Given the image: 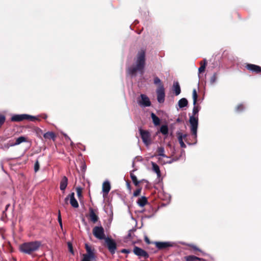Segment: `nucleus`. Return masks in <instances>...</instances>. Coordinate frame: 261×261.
Wrapping results in <instances>:
<instances>
[{
    "label": "nucleus",
    "instance_id": "f257e3e1",
    "mask_svg": "<svg viewBox=\"0 0 261 261\" xmlns=\"http://www.w3.org/2000/svg\"><path fill=\"white\" fill-rule=\"evenodd\" d=\"M145 62L146 51L144 49H141L134 58V63L127 68V74L132 77H136L138 73L142 75L144 72Z\"/></svg>",
    "mask_w": 261,
    "mask_h": 261
},
{
    "label": "nucleus",
    "instance_id": "f03ea898",
    "mask_svg": "<svg viewBox=\"0 0 261 261\" xmlns=\"http://www.w3.org/2000/svg\"><path fill=\"white\" fill-rule=\"evenodd\" d=\"M199 111V109L198 106H196V105H194V107L193 109V115L190 116L189 118V122L190 124V130L192 134V136L195 140V142L194 144L197 142V128L198 125V116H196L197 115L198 112Z\"/></svg>",
    "mask_w": 261,
    "mask_h": 261
},
{
    "label": "nucleus",
    "instance_id": "7ed1b4c3",
    "mask_svg": "<svg viewBox=\"0 0 261 261\" xmlns=\"http://www.w3.org/2000/svg\"><path fill=\"white\" fill-rule=\"evenodd\" d=\"M41 245L40 241H32L24 243L20 246V251L27 254H31L37 251Z\"/></svg>",
    "mask_w": 261,
    "mask_h": 261
},
{
    "label": "nucleus",
    "instance_id": "20e7f679",
    "mask_svg": "<svg viewBox=\"0 0 261 261\" xmlns=\"http://www.w3.org/2000/svg\"><path fill=\"white\" fill-rule=\"evenodd\" d=\"M24 120H28L31 121H35L38 120V119L36 116L26 114H15L13 115L11 118V120L13 122H20Z\"/></svg>",
    "mask_w": 261,
    "mask_h": 261
},
{
    "label": "nucleus",
    "instance_id": "39448f33",
    "mask_svg": "<svg viewBox=\"0 0 261 261\" xmlns=\"http://www.w3.org/2000/svg\"><path fill=\"white\" fill-rule=\"evenodd\" d=\"M85 248L87 252L83 254L82 261H95L96 257L94 250L87 244H85Z\"/></svg>",
    "mask_w": 261,
    "mask_h": 261
},
{
    "label": "nucleus",
    "instance_id": "423d86ee",
    "mask_svg": "<svg viewBox=\"0 0 261 261\" xmlns=\"http://www.w3.org/2000/svg\"><path fill=\"white\" fill-rule=\"evenodd\" d=\"M104 240L110 253L112 254H115L117 249V244L115 241L109 237H107Z\"/></svg>",
    "mask_w": 261,
    "mask_h": 261
},
{
    "label": "nucleus",
    "instance_id": "0eeeda50",
    "mask_svg": "<svg viewBox=\"0 0 261 261\" xmlns=\"http://www.w3.org/2000/svg\"><path fill=\"white\" fill-rule=\"evenodd\" d=\"M138 104L142 108L150 107L151 105V101L148 97L143 94L140 95L137 99Z\"/></svg>",
    "mask_w": 261,
    "mask_h": 261
},
{
    "label": "nucleus",
    "instance_id": "6e6552de",
    "mask_svg": "<svg viewBox=\"0 0 261 261\" xmlns=\"http://www.w3.org/2000/svg\"><path fill=\"white\" fill-rule=\"evenodd\" d=\"M93 234L97 239L100 240H105L107 237H105V230L101 226H95L93 229Z\"/></svg>",
    "mask_w": 261,
    "mask_h": 261
},
{
    "label": "nucleus",
    "instance_id": "1a4fd4ad",
    "mask_svg": "<svg viewBox=\"0 0 261 261\" xmlns=\"http://www.w3.org/2000/svg\"><path fill=\"white\" fill-rule=\"evenodd\" d=\"M139 133L143 143L146 145H149L151 143V135L147 130L139 129Z\"/></svg>",
    "mask_w": 261,
    "mask_h": 261
},
{
    "label": "nucleus",
    "instance_id": "9d476101",
    "mask_svg": "<svg viewBox=\"0 0 261 261\" xmlns=\"http://www.w3.org/2000/svg\"><path fill=\"white\" fill-rule=\"evenodd\" d=\"M157 100L159 103H163L165 101V89L163 85H161L156 89Z\"/></svg>",
    "mask_w": 261,
    "mask_h": 261
},
{
    "label": "nucleus",
    "instance_id": "9b49d317",
    "mask_svg": "<svg viewBox=\"0 0 261 261\" xmlns=\"http://www.w3.org/2000/svg\"><path fill=\"white\" fill-rule=\"evenodd\" d=\"M154 244L159 249H166L175 246L176 244L173 242H155Z\"/></svg>",
    "mask_w": 261,
    "mask_h": 261
},
{
    "label": "nucleus",
    "instance_id": "f8f14e48",
    "mask_svg": "<svg viewBox=\"0 0 261 261\" xmlns=\"http://www.w3.org/2000/svg\"><path fill=\"white\" fill-rule=\"evenodd\" d=\"M134 252L136 255L139 256H143L145 258L148 257V254L145 251L137 246L134 247Z\"/></svg>",
    "mask_w": 261,
    "mask_h": 261
},
{
    "label": "nucleus",
    "instance_id": "ddd939ff",
    "mask_svg": "<svg viewBox=\"0 0 261 261\" xmlns=\"http://www.w3.org/2000/svg\"><path fill=\"white\" fill-rule=\"evenodd\" d=\"M245 67L248 70L252 72H261V67L258 65L252 64H247Z\"/></svg>",
    "mask_w": 261,
    "mask_h": 261
},
{
    "label": "nucleus",
    "instance_id": "4468645a",
    "mask_svg": "<svg viewBox=\"0 0 261 261\" xmlns=\"http://www.w3.org/2000/svg\"><path fill=\"white\" fill-rule=\"evenodd\" d=\"M111 189L110 183L109 181L106 180L102 184V192L103 193V197H105L108 195Z\"/></svg>",
    "mask_w": 261,
    "mask_h": 261
},
{
    "label": "nucleus",
    "instance_id": "2eb2a0df",
    "mask_svg": "<svg viewBox=\"0 0 261 261\" xmlns=\"http://www.w3.org/2000/svg\"><path fill=\"white\" fill-rule=\"evenodd\" d=\"M176 134H177V137H178V140L179 143L180 144V147H182V148H186V145L184 143L183 139L187 137V135H186V134H182L180 132H177Z\"/></svg>",
    "mask_w": 261,
    "mask_h": 261
},
{
    "label": "nucleus",
    "instance_id": "dca6fc26",
    "mask_svg": "<svg viewBox=\"0 0 261 261\" xmlns=\"http://www.w3.org/2000/svg\"><path fill=\"white\" fill-rule=\"evenodd\" d=\"M70 203L71 206L74 208H77L79 207V203L77 201L74 197V193L73 192L69 194Z\"/></svg>",
    "mask_w": 261,
    "mask_h": 261
},
{
    "label": "nucleus",
    "instance_id": "f3484780",
    "mask_svg": "<svg viewBox=\"0 0 261 261\" xmlns=\"http://www.w3.org/2000/svg\"><path fill=\"white\" fill-rule=\"evenodd\" d=\"M151 165L152 171L156 174L158 178H160L161 174L159 166L154 162H151Z\"/></svg>",
    "mask_w": 261,
    "mask_h": 261
},
{
    "label": "nucleus",
    "instance_id": "a211bd4d",
    "mask_svg": "<svg viewBox=\"0 0 261 261\" xmlns=\"http://www.w3.org/2000/svg\"><path fill=\"white\" fill-rule=\"evenodd\" d=\"M89 216L90 220L93 222L95 223L98 219V216L95 213L93 208H90L89 209Z\"/></svg>",
    "mask_w": 261,
    "mask_h": 261
},
{
    "label": "nucleus",
    "instance_id": "6ab92c4d",
    "mask_svg": "<svg viewBox=\"0 0 261 261\" xmlns=\"http://www.w3.org/2000/svg\"><path fill=\"white\" fill-rule=\"evenodd\" d=\"M173 91L175 93V95H178L181 92L180 87L177 82H174L173 85Z\"/></svg>",
    "mask_w": 261,
    "mask_h": 261
},
{
    "label": "nucleus",
    "instance_id": "aec40b11",
    "mask_svg": "<svg viewBox=\"0 0 261 261\" xmlns=\"http://www.w3.org/2000/svg\"><path fill=\"white\" fill-rule=\"evenodd\" d=\"M27 142V139L24 136H20L16 139V141L13 144L10 145V146H14L19 145L21 143Z\"/></svg>",
    "mask_w": 261,
    "mask_h": 261
},
{
    "label": "nucleus",
    "instance_id": "412c9836",
    "mask_svg": "<svg viewBox=\"0 0 261 261\" xmlns=\"http://www.w3.org/2000/svg\"><path fill=\"white\" fill-rule=\"evenodd\" d=\"M68 183V179L66 176H64L60 182V189L62 191H64L67 187Z\"/></svg>",
    "mask_w": 261,
    "mask_h": 261
},
{
    "label": "nucleus",
    "instance_id": "4be33fe9",
    "mask_svg": "<svg viewBox=\"0 0 261 261\" xmlns=\"http://www.w3.org/2000/svg\"><path fill=\"white\" fill-rule=\"evenodd\" d=\"M137 203L140 206L143 207L147 203V199L146 197L142 196L138 200Z\"/></svg>",
    "mask_w": 261,
    "mask_h": 261
},
{
    "label": "nucleus",
    "instance_id": "5701e85b",
    "mask_svg": "<svg viewBox=\"0 0 261 261\" xmlns=\"http://www.w3.org/2000/svg\"><path fill=\"white\" fill-rule=\"evenodd\" d=\"M157 151L158 152V157H163L166 158V159H169L170 158L167 156L166 154H165L164 152V148L163 147H159L158 148Z\"/></svg>",
    "mask_w": 261,
    "mask_h": 261
},
{
    "label": "nucleus",
    "instance_id": "b1692460",
    "mask_svg": "<svg viewBox=\"0 0 261 261\" xmlns=\"http://www.w3.org/2000/svg\"><path fill=\"white\" fill-rule=\"evenodd\" d=\"M185 258L186 261H197V260L205 261L203 258H201L195 256L194 255L187 256H185Z\"/></svg>",
    "mask_w": 261,
    "mask_h": 261
},
{
    "label": "nucleus",
    "instance_id": "393cba45",
    "mask_svg": "<svg viewBox=\"0 0 261 261\" xmlns=\"http://www.w3.org/2000/svg\"><path fill=\"white\" fill-rule=\"evenodd\" d=\"M188 102L186 98H182L178 102V106L179 108H183L188 105Z\"/></svg>",
    "mask_w": 261,
    "mask_h": 261
},
{
    "label": "nucleus",
    "instance_id": "a878e982",
    "mask_svg": "<svg viewBox=\"0 0 261 261\" xmlns=\"http://www.w3.org/2000/svg\"><path fill=\"white\" fill-rule=\"evenodd\" d=\"M151 117L154 125L157 126L160 124V119L153 113L151 114Z\"/></svg>",
    "mask_w": 261,
    "mask_h": 261
},
{
    "label": "nucleus",
    "instance_id": "bb28decb",
    "mask_svg": "<svg viewBox=\"0 0 261 261\" xmlns=\"http://www.w3.org/2000/svg\"><path fill=\"white\" fill-rule=\"evenodd\" d=\"M43 137L45 139L55 140L56 136L54 133L48 132L43 135Z\"/></svg>",
    "mask_w": 261,
    "mask_h": 261
},
{
    "label": "nucleus",
    "instance_id": "cd10ccee",
    "mask_svg": "<svg viewBox=\"0 0 261 261\" xmlns=\"http://www.w3.org/2000/svg\"><path fill=\"white\" fill-rule=\"evenodd\" d=\"M160 132L164 135H167L168 134V127L167 125H162L160 129Z\"/></svg>",
    "mask_w": 261,
    "mask_h": 261
},
{
    "label": "nucleus",
    "instance_id": "c85d7f7f",
    "mask_svg": "<svg viewBox=\"0 0 261 261\" xmlns=\"http://www.w3.org/2000/svg\"><path fill=\"white\" fill-rule=\"evenodd\" d=\"M198 95L197 94V91L195 89H193L192 92V98L193 100V105H196L197 102Z\"/></svg>",
    "mask_w": 261,
    "mask_h": 261
},
{
    "label": "nucleus",
    "instance_id": "c756f323",
    "mask_svg": "<svg viewBox=\"0 0 261 261\" xmlns=\"http://www.w3.org/2000/svg\"><path fill=\"white\" fill-rule=\"evenodd\" d=\"M131 179L135 186H138L139 184V181H138L137 178L135 175H134L133 173H130V174Z\"/></svg>",
    "mask_w": 261,
    "mask_h": 261
},
{
    "label": "nucleus",
    "instance_id": "7c9ffc66",
    "mask_svg": "<svg viewBox=\"0 0 261 261\" xmlns=\"http://www.w3.org/2000/svg\"><path fill=\"white\" fill-rule=\"evenodd\" d=\"M216 81H217V74L215 73L211 77L210 83L211 84H213L214 83H215L216 82Z\"/></svg>",
    "mask_w": 261,
    "mask_h": 261
},
{
    "label": "nucleus",
    "instance_id": "2f4dec72",
    "mask_svg": "<svg viewBox=\"0 0 261 261\" xmlns=\"http://www.w3.org/2000/svg\"><path fill=\"white\" fill-rule=\"evenodd\" d=\"M76 191L77 195V196L80 198L82 197V188L78 187L76 188Z\"/></svg>",
    "mask_w": 261,
    "mask_h": 261
},
{
    "label": "nucleus",
    "instance_id": "473e14b6",
    "mask_svg": "<svg viewBox=\"0 0 261 261\" xmlns=\"http://www.w3.org/2000/svg\"><path fill=\"white\" fill-rule=\"evenodd\" d=\"M67 245H68V247L70 252L72 254H73L74 251H73L72 243L70 242H68L67 243Z\"/></svg>",
    "mask_w": 261,
    "mask_h": 261
},
{
    "label": "nucleus",
    "instance_id": "72a5a7b5",
    "mask_svg": "<svg viewBox=\"0 0 261 261\" xmlns=\"http://www.w3.org/2000/svg\"><path fill=\"white\" fill-rule=\"evenodd\" d=\"M244 109V106L242 104H240L239 105H238L236 108V111L237 112H240L241 111H242Z\"/></svg>",
    "mask_w": 261,
    "mask_h": 261
},
{
    "label": "nucleus",
    "instance_id": "f704fd0d",
    "mask_svg": "<svg viewBox=\"0 0 261 261\" xmlns=\"http://www.w3.org/2000/svg\"><path fill=\"white\" fill-rule=\"evenodd\" d=\"M39 169V163L38 161H36L34 165V171L37 172Z\"/></svg>",
    "mask_w": 261,
    "mask_h": 261
},
{
    "label": "nucleus",
    "instance_id": "c9c22d12",
    "mask_svg": "<svg viewBox=\"0 0 261 261\" xmlns=\"http://www.w3.org/2000/svg\"><path fill=\"white\" fill-rule=\"evenodd\" d=\"M5 117L4 115H0V127L5 122Z\"/></svg>",
    "mask_w": 261,
    "mask_h": 261
},
{
    "label": "nucleus",
    "instance_id": "e433bc0d",
    "mask_svg": "<svg viewBox=\"0 0 261 261\" xmlns=\"http://www.w3.org/2000/svg\"><path fill=\"white\" fill-rule=\"evenodd\" d=\"M141 189H138L136 190L135 191H134V192L133 193V196L134 197H137V196H139L141 193Z\"/></svg>",
    "mask_w": 261,
    "mask_h": 261
},
{
    "label": "nucleus",
    "instance_id": "4c0bfd02",
    "mask_svg": "<svg viewBox=\"0 0 261 261\" xmlns=\"http://www.w3.org/2000/svg\"><path fill=\"white\" fill-rule=\"evenodd\" d=\"M201 66L198 68L199 72L201 73L204 71L205 67L204 65H202V62H200Z\"/></svg>",
    "mask_w": 261,
    "mask_h": 261
},
{
    "label": "nucleus",
    "instance_id": "58836bf2",
    "mask_svg": "<svg viewBox=\"0 0 261 261\" xmlns=\"http://www.w3.org/2000/svg\"><path fill=\"white\" fill-rule=\"evenodd\" d=\"M154 84H156V85L160 84V86L161 85H162L161 84V81L160 79L158 77H154Z\"/></svg>",
    "mask_w": 261,
    "mask_h": 261
},
{
    "label": "nucleus",
    "instance_id": "ea45409f",
    "mask_svg": "<svg viewBox=\"0 0 261 261\" xmlns=\"http://www.w3.org/2000/svg\"><path fill=\"white\" fill-rule=\"evenodd\" d=\"M177 160V159H170V160H167L166 161V162H163V164H171L173 162H175V161H176Z\"/></svg>",
    "mask_w": 261,
    "mask_h": 261
},
{
    "label": "nucleus",
    "instance_id": "a19ab883",
    "mask_svg": "<svg viewBox=\"0 0 261 261\" xmlns=\"http://www.w3.org/2000/svg\"><path fill=\"white\" fill-rule=\"evenodd\" d=\"M163 157H158V162L160 164H162V165H164L163 164V162H166V161H165Z\"/></svg>",
    "mask_w": 261,
    "mask_h": 261
},
{
    "label": "nucleus",
    "instance_id": "79ce46f5",
    "mask_svg": "<svg viewBox=\"0 0 261 261\" xmlns=\"http://www.w3.org/2000/svg\"><path fill=\"white\" fill-rule=\"evenodd\" d=\"M189 246L192 247L194 250L198 251H201L200 249H199L197 247H196L195 245H190Z\"/></svg>",
    "mask_w": 261,
    "mask_h": 261
},
{
    "label": "nucleus",
    "instance_id": "37998d69",
    "mask_svg": "<svg viewBox=\"0 0 261 261\" xmlns=\"http://www.w3.org/2000/svg\"><path fill=\"white\" fill-rule=\"evenodd\" d=\"M58 220L59 223L62 222L61 216V213H60V211H59V212H58Z\"/></svg>",
    "mask_w": 261,
    "mask_h": 261
},
{
    "label": "nucleus",
    "instance_id": "c03bdc74",
    "mask_svg": "<svg viewBox=\"0 0 261 261\" xmlns=\"http://www.w3.org/2000/svg\"><path fill=\"white\" fill-rule=\"evenodd\" d=\"M69 200H70L69 195L68 196H67L64 199L65 204H68Z\"/></svg>",
    "mask_w": 261,
    "mask_h": 261
},
{
    "label": "nucleus",
    "instance_id": "a18cd8bd",
    "mask_svg": "<svg viewBox=\"0 0 261 261\" xmlns=\"http://www.w3.org/2000/svg\"><path fill=\"white\" fill-rule=\"evenodd\" d=\"M121 251L122 253H130V251L129 250L125 249H122Z\"/></svg>",
    "mask_w": 261,
    "mask_h": 261
},
{
    "label": "nucleus",
    "instance_id": "49530a36",
    "mask_svg": "<svg viewBox=\"0 0 261 261\" xmlns=\"http://www.w3.org/2000/svg\"><path fill=\"white\" fill-rule=\"evenodd\" d=\"M135 230V229H130V230H129L128 234V237H131V232L134 231Z\"/></svg>",
    "mask_w": 261,
    "mask_h": 261
},
{
    "label": "nucleus",
    "instance_id": "de8ad7c7",
    "mask_svg": "<svg viewBox=\"0 0 261 261\" xmlns=\"http://www.w3.org/2000/svg\"><path fill=\"white\" fill-rule=\"evenodd\" d=\"M64 136H65V138H66V140H68L71 141L70 138L67 135H65Z\"/></svg>",
    "mask_w": 261,
    "mask_h": 261
},
{
    "label": "nucleus",
    "instance_id": "09e8293b",
    "mask_svg": "<svg viewBox=\"0 0 261 261\" xmlns=\"http://www.w3.org/2000/svg\"><path fill=\"white\" fill-rule=\"evenodd\" d=\"M203 64L202 65H205V66H206V64H207V61H206V60L205 59H204L203 60Z\"/></svg>",
    "mask_w": 261,
    "mask_h": 261
},
{
    "label": "nucleus",
    "instance_id": "8fccbe9b",
    "mask_svg": "<svg viewBox=\"0 0 261 261\" xmlns=\"http://www.w3.org/2000/svg\"><path fill=\"white\" fill-rule=\"evenodd\" d=\"M145 241H146V243H147L148 244H149V243H150V242H149V240L148 238H147V237H146V238H145Z\"/></svg>",
    "mask_w": 261,
    "mask_h": 261
},
{
    "label": "nucleus",
    "instance_id": "3c124183",
    "mask_svg": "<svg viewBox=\"0 0 261 261\" xmlns=\"http://www.w3.org/2000/svg\"><path fill=\"white\" fill-rule=\"evenodd\" d=\"M180 121H181V120H180V118H177V119H176V122H180Z\"/></svg>",
    "mask_w": 261,
    "mask_h": 261
},
{
    "label": "nucleus",
    "instance_id": "603ef678",
    "mask_svg": "<svg viewBox=\"0 0 261 261\" xmlns=\"http://www.w3.org/2000/svg\"><path fill=\"white\" fill-rule=\"evenodd\" d=\"M10 206V204H7L6 206V210H7V208H8V207Z\"/></svg>",
    "mask_w": 261,
    "mask_h": 261
},
{
    "label": "nucleus",
    "instance_id": "864d4df0",
    "mask_svg": "<svg viewBox=\"0 0 261 261\" xmlns=\"http://www.w3.org/2000/svg\"><path fill=\"white\" fill-rule=\"evenodd\" d=\"M59 224H60V227H61V228H62V222H61V223H59Z\"/></svg>",
    "mask_w": 261,
    "mask_h": 261
},
{
    "label": "nucleus",
    "instance_id": "5fc2aeb1",
    "mask_svg": "<svg viewBox=\"0 0 261 261\" xmlns=\"http://www.w3.org/2000/svg\"><path fill=\"white\" fill-rule=\"evenodd\" d=\"M134 162H133V166L134 167Z\"/></svg>",
    "mask_w": 261,
    "mask_h": 261
},
{
    "label": "nucleus",
    "instance_id": "6e6d98bb",
    "mask_svg": "<svg viewBox=\"0 0 261 261\" xmlns=\"http://www.w3.org/2000/svg\"><path fill=\"white\" fill-rule=\"evenodd\" d=\"M73 142L71 141V145H72Z\"/></svg>",
    "mask_w": 261,
    "mask_h": 261
}]
</instances>
